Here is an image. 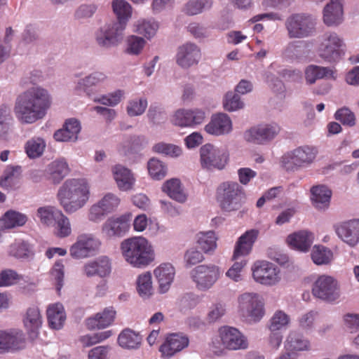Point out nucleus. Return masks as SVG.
<instances>
[{
	"label": "nucleus",
	"mask_w": 359,
	"mask_h": 359,
	"mask_svg": "<svg viewBox=\"0 0 359 359\" xmlns=\"http://www.w3.org/2000/svg\"><path fill=\"white\" fill-rule=\"evenodd\" d=\"M50 104L51 100L48 91L35 87L18 97L14 110L22 123H32L45 116Z\"/></svg>",
	"instance_id": "1"
},
{
	"label": "nucleus",
	"mask_w": 359,
	"mask_h": 359,
	"mask_svg": "<svg viewBox=\"0 0 359 359\" xmlns=\"http://www.w3.org/2000/svg\"><path fill=\"white\" fill-rule=\"evenodd\" d=\"M111 6L118 21L108 25L97 33L96 41L102 47L116 45L122 39L126 22L132 15V7L126 0H113Z\"/></svg>",
	"instance_id": "2"
},
{
	"label": "nucleus",
	"mask_w": 359,
	"mask_h": 359,
	"mask_svg": "<svg viewBox=\"0 0 359 359\" xmlns=\"http://www.w3.org/2000/svg\"><path fill=\"white\" fill-rule=\"evenodd\" d=\"M89 196V186L83 179L66 180L57 192L60 203L67 213H73L83 207Z\"/></svg>",
	"instance_id": "3"
},
{
	"label": "nucleus",
	"mask_w": 359,
	"mask_h": 359,
	"mask_svg": "<svg viewBox=\"0 0 359 359\" xmlns=\"http://www.w3.org/2000/svg\"><path fill=\"white\" fill-rule=\"evenodd\" d=\"M121 250L125 260L135 268L146 267L155 259L153 246L142 236L124 240L121 244Z\"/></svg>",
	"instance_id": "4"
},
{
	"label": "nucleus",
	"mask_w": 359,
	"mask_h": 359,
	"mask_svg": "<svg viewBox=\"0 0 359 359\" xmlns=\"http://www.w3.org/2000/svg\"><path fill=\"white\" fill-rule=\"evenodd\" d=\"M215 198L222 210L228 212L240 210L246 201L242 186L232 181L221 183L216 189Z\"/></svg>",
	"instance_id": "5"
},
{
	"label": "nucleus",
	"mask_w": 359,
	"mask_h": 359,
	"mask_svg": "<svg viewBox=\"0 0 359 359\" xmlns=\"http://www.w3.org/2000/svg\"><path fill=\"white\" fill-rule=\"evenodd\" d=\"M316 24V20L311 15L296 13L287 18L285 27L290 38L302 39L314 33Z\"/></svg>",
	"instance_id": "6"
},
{
	"label": "nucleus",
	"mask_w": 359,
	"mask_h": 359,
	"mask_svg": "<svg viewBox=\"0 0 359 359\" xmlns=\"http://www.w3.org/2000/svg\"><path fill=\"white\" fill-rule=\"evenodd\" d=\"M311 292L313 295L325 302H332L340 296L337 280L331 276H319L314 281Z\"/></svg>",
	"instance_id": "7"
},
{
	"label": "nucleus",
	"mask_w": 359,
	"mask_h": 359,
	"mask_svg": "<svg viewBox=\"0 0 359 359\" xmlns=\"http://www.w3.org/2000/svg\"><path fill=\"white\" fill-rule=\"evenodd\" d=\"M255 282L266 286L278 284L281 280L280 270L274 264L267 261H257L252 266Z\"/></svg>",
	"instance_id": "8"
},
{
	"label": "nucleus",
	"mask_w": 359,
	"mask_h": 359,
	"mask_svg": "<svg viewBox=\"0 0 359 359\" xmlns=\"http://www.w3.org/2000/svg\"><path fill=\"white\" fill-rule=\"evenodd\" d=\"M222 271L214 264H202L195 267L191 272L193 281L197 289L205 291L211 288L220 277Z\"/></svg>",
	"instance_id": "9"
},
{
	"label": "nucleus",
	"mask_w": 359,
	"mask_h": 359,
	"mask_svg": "<svg viewBox=\"0 0 359 359\" xmlns=\"http://www.w3.org/2000/svg\"><path fill=\"white\" fill-rule=\"evenodd\" d=\"M101 242L91 233H82L77 236L76 242L69 249L70 255L75 259H83L95 255Z\"/></svg>",
	"instance_id": "10"
},
{
	"label": "nucleus",
	"mask_w": 359,
	"mask_h": 359,
	"mask_svg": "<svg viewBox=\"0 0 359 359\" xmlns=\"http://www.w3.org/2000/svg\"><path fill=\"white\" fill-rule=\"evenodd\" d=\"M344 43L336 33H329L324 36V39L318 48L320 57L330 62L338 61L344 54Z\"/></svg>",
	"instance_id": "11"
},
{
	"label": "nucleus",
	"mask_w": 359,
	"mask_h": 359,
	"mask_svg": "<svg viewBox=\"0 0 359 359\" xmlns=\"http://www.w3.org/2000/svg\"><path fill=\"white\" fill-rule=\"evenodd\" d=\"M317 151L308 146L300 147L290 154L283 157V164L287 170H293L299 167L311 163L316 156Z\"/></svg>",
	"instance_id": "12"
},
{
	"label": "nucleus",
	"mask_w": 359,
	"mask_h": 359,
	"mask_svg": "<svg viewBox=\"0 0 359 359\" xmlns=\"http://www.w3.org/2000/svg\"><path fill=\"white\" fill-rule=\"evenodd\" d=\"M201 163L207 169H223L228 161V155L222 150L206 144L200 149Z\"/></svg>",
	"instance_id": "13"
},
{
	"label": "nucleus",
	"mask_w": 359,
	"mask_h": 359,
	"mask_svg": "<svg viewBox=\"0 0 359 359\" xmlns=\"http://www.w3.org/2000/svg\"><path fill=\"white\" fill-rule=\"evenodd\" d=\"M280 130V128L276 123L259 125L246 130L244 138L249 142L263 144L273 139Z\"/></svg>",
	"instance_id": "14"
},
{
	"label": "nucleus",
	"mask_w": 359,
	"mask_h": 359,
	"mask_svg": "<svg viewBox=\"0 0 359 359\" xmlns=\"http://www.w3.org/2000/svg\"><path fill=\"white\" fill-rule=\"evenodd\" d=\"M238 301L243 313L254 320H259L264 316V303L258 294L245 293L240 296Z\"/></svg>",
	"instance_id": "15"
},
{
	"label": "nucleus",
	"mask_w": 359,
	"mask_h": 359,
	"mask_svg": "<svg viewBox=\"0 0 359 359\" xmlns=\"http://www.w3.org/2000/svg\"><path fill=\"white\" fill-rule=\"evenodd\" d=\"M25 347V339L22 330H0V353L13 352Z\"/></svg>",
	"instance_id": "16"
},
{
	"label": "nucleus",
	"mask_w": 359,
	"mask_h": 359,
	"mask_svg": "<svg viewBox=\"0 0 359 359\" xmlns=\"http://www.w3.org/2000/svg\"><path fill=\"white\" fill-rule=\"evenodd\" d=\"M222 344L228 349L238 350L248 347L246 338L236 328L224 326L219 330Z\"/></svg>",
	"instance_id": "17"
},
{
	"label": "nucleus",
	"mask_w": 359,
	"mask_h": 359,
	"mask_svg": "<svg viewBox=\"0 0 359 359\" xmlns=\"http://www.w3.org/2000/svg\"><path fill=\"white\" fill-rule=\"evenodd\" d=\"M189 344V337L182 333H172L167 336L159 351L163 357L170 358Z\"/></svg>",
	"instance_id": "18"
},
{
	"label": "nucleus",
	"mask_w": 359,
	"mask_h": 359,
	"mask_svg": "<svg viewBox=\"0 0 359 359\" xmlns=\"http://www.w3.org/2000/svg\"><path fill=\"white\" fill-rule=\"evenodd\" d=\"M83 274L87 277L105 278L111 273V262L107 256H100L86 262L83 267Z\"/></svg>",
	"instance_id": "19"
},
{
	"label": "nucleus",
	"mask_w": 359,
	"mask_h": 359,
	"mask_svg": "<svg viewBox=\"0 0 359 359\" xmlns=\"http://www.w3.org/2000/svg\"><path fill=\"white\" fill-rule=\"evenodd\" d=\"M131 214L123 215L118 217H110L103 224L102 232L108 237L121 236L130 228Z\"/></svg>",
	"instance_id": "20"
},
{
	"label": "nucleus",
	"mask_w": 359,
	"mask_h": 359,
	"mask_svg": "<svg viewBox=\"0 0 359 359\" xmlns=\"http://www.w3.org/2000/svg\"><path fill=\"white\" fill-rule=\"evenodd\" d=\"M22 323L29 338L32 340L36 339L43 323L39 308L37 306L28 308L23 316Z\"/></svg>",
	"instance_id": "21"
},
{
	"label": "nucleus",
	"mask_w": 359,
	"mask_h": 359,
	"mask_svg": "<svg viewBox=\"0 0 359 359\" xmlns=\"http://www.w3.org/2000/svg\"><path fill=\"white\" fill-rule=\"evenodd\" d=\"M337 236L351 246L359 242V219H353L334 226Z\"/></svg>",
	"instance_id": "22"
},
{
	"label": "nucleus",
	"mask_w": 359,
	"mask_h": 359,
	"mask_svg": "<svg viewBox=\"0 0 359 359\" xmlns=\"http://www.w3.org/2000/svg\"><path fill=\"white\" fill-rule=\"evenodd\" d=\"M258 236L259 231L257 229H250L242 234L235 244L232 259L237 260L241 257L248 255Z\"/></svg>",
	"instance_id": "23"
},
{
	"label": "nucleus",
	"mask_w": 359,
	"mask_h": 359,
	"mask_svg": "<svg viewBox=\"0 0 359 359\" xmlns=\"http://www.w3.org/2000/svg\"><path fill=\"white\" fill-rule=\"evenodd\" d=\"M205 118V112L201 109H179L174 114L172 121L181 127H192L203 123Z\"/></svg>",
	"instance_id": "24"
},
{
	"label": "nucleus",
	"mask_w": 359,
	"mask_h": 359,
	"mask_svg": "<svg viewBox=\"0 0 359 359\" xmlns=\"http://www.w3.org/2000/svg\"><path fill=\"white\" fill-rule=\"evenodd\" d=\"M201 58V50L191 43L180 46L176 56L177 63L183 68H189L196 65Z\"/></svg>",
	"instance_id": "25"
},
{
	"label": "nucleus",
	"mask_w": 359,
	"mask_h": 359,
	"mask_svg": "<svg viewBox=\"0 0 359 359\" xmlns=\"http://www.w3.org/2000/svg\"><path fill=\"white\" fill-rule=\"evenodd\" d=\"M305 80L308 84H313L320 79H331L337 78V70L334 67H322L310 65L304 70Z\"/></svg>",
	"instance_id": "26"
},
{
	"label": "nucleus",
	"mask_w": 359,
	"mask_h": 359,
	"mask_svg": "<svg viewBox=\"0 0 359 359\" xmlns=\"http://www.w3.org/2000/svg\"><path fill=\"white\" fill-rule=\"evenodd\" d=\"M154 274L158 283L160 292H168L175 278L173 266L170 263H163L154 269Z\"/></svg>",
	"instance_id": "27"
},
{
	"label": "nucleus",
	"mask_w": 359,
	"mask_h": 359,
	"mask_svg": "<svg viewBox=\"0 0 359 359\" xmlns=\"http://www.w3.org/2000/svg\"><path fill=\"white\" fill-rule=\"evenodd\" d=\"M231 129L232 123L230 118L222 113L213 115L210 123L205 127L208 133L215 135L229 133Z\"/></svg>",
	"instance_id": "28"
},
{
	"label": "nucleus",
	"mask_w": 359,
	"mask_h": 359,
	"mask_svg": "<svg viewBox=\"0 0 359 359\" xmlns=\"http://www.w3.org/2000/svg\"><path fill=\"white\" fill-rule=\"evenodd\" d=\"M112 172L119 190L127 191L133 188L135 178L129 169L121 165H116L113 168Z\"/></svg>",
	"instance_id": "29"
},
{
	"label": "nucleus",
	"mask_w": 359,
	"mask_h": 359,
	"mask_svg": "<svg viewBox=\"0 0 359 359\" xmlns=\"http://www.w3.org/2000/svg\"><path fill=\"white\" fill-rule=\"evenodd\" d=\"M116 311L112 307L106 308L102 313H97L86 320L89 330L103 329L109 326L114 320Z\"/></svg>",
	"instance_id": "30"
},
{
	"label": "nucleus",
	"mask_w": 359,
	"mask_h": 359,
	"mask_svg": "<svg viewBox=\"0 0 359 359\" xmlns=\"http://www.w3.org/2000/svg\"><path fill=\"white\" fill-rule=\"evenodd\" d=\"M81 130L80 123L74 118L66 121L63 128L54 133V138L58 142L75 141Z\"/></svg>",
	"instance_id": "31"
},
{
	"label": "nucleus",
	"mask_w": 359,
	"mask_h": 359,
	"mask_svg": "<svg viewBox=\"0 0 359 359\" xmlns=\"http://www.w3.org/2000/svg\"><path fill=\"white\" fill-rule=\"evenodd\" d=\"M343 8L341 0H330L324 8L323 20L328 25H337L342 21Z\"/></svg>",
	"instance_id": "32"
},
{
	"label": "nucleus",
	"mask_w": 359,
	"mask_h": 359,
	"mask_svg": "<svg viewBox=\"0 0 359 359\" xmlns=\"http://www.w3.org/2000/svg\"><path fill=\"white\" fill-rule=\"evenodd\" d=\"M313 241V235L308 231H300L290 234L287 238V242L293 248L299 251L307 252Z\"/></svg>",
	"instance_id": "33"
},
{
	"label": "nucleus",
	"mask_w": 359,
	"mask_h": 359,
	"mask_svg": "<svg viewBox=\"0 0 359 359\" xmlns=\"http://www.w3.org/2000/svg\"><path fill=\"white\" fill-rule=\"evenodd\" d=\"M48 325L54 330L61 329L66 320V315L62 304L56 303L50 305L47 309Z\"/></svg>",
	"instance_id": "34"
},
{
	"label": "nucleus",
	"mask_w": 359,
	"mask_h": 359,
	"mask_svg": "<svg viewBox=\"0 0 359 359\" xmlns=\"http://www.w3.org/2000/svg\"><path fill=\"white\" fill-rule=\"evenodd\" d=\"M311 199L318 209L327 208L332 196V191L325 185L314 186L311 189Z\"/></svg>",
	"instance_id": "35"
},
{
	"label": "nucleus",
	"mask_w": 359,
	"mask_h": 359,
	"mask_svg": "<svg viewBox=\"0 0 359 359\" xmlns=\"http://www.w3.org/2000/svg\"><path fill=\"white\" fill-rule=\"evenodd\" d=\"M141 341V336L129 328L124 329L118 337L119 346L126 349H136L140 347Z\"/></svg>",
	"instance_id": "36"
},
{
	"label": "nucleus",
	"mask_w": 359,
	"mask_h": 359,
	"mask_svg": "<svg viewBox=\"0 0 359 359\" xmlns=\"http://www.w3.org/2000/svg\"><path fill=\"white\" fill-rule=\"evenodd\" d=\"M69 168L67 162L56 160L50 163L47 168L48 177L55 184H58L69 173Z\"/></svg>",
	"instance_id": "37"
},
{
	"label": "nucleus",
	"mask_w": 359,
	"mask_h": 359,
	"mask_svg": "<svg viewBox=\"0 0 359 359\" xmlns=\"http://www.w3.org/2000/svg\"><path fill=\"white\" fill-rule=\"evenodd\" d=\"M163 192L166 193L171 198L179 201H185L187 197L184 193L180 180L172 178L167 180L162 187Z\"/></svg>",
	"instance_id": "38"
},
{
	"label": "nucleus",
	"mask_w": 359,
	"mask_h": 359,
	"mask_svg": "<svg viewBox=\"0 0 359 359\" xmlns=\"http://www.w3.org/2000/svg\"><path fill=\"white\" fill-rule=\"evenodd\" d=\"M20 176V166H8L0 179V186L6 189L18 187Z\"/></svg>",
	"instance_id": "39"
},
{
	"label": "nucleus",
	"mask_w": 359,
	"mask_h": 359,
	"mask_svg": "<svg viewBox=\"0 0 359 359\" xmlns=\"http://www.w3.org/2000/svg\"><path fill=\"white\" fill-rule=\"evenodd\" d=\"M217 240L214 231L200 232L197 234L198 246L204 253H212L215 250Z\"/></svg>",
	"instance_id": "40"
},
{
	"label": "nucleus",
	"mask_w": 359,
	"mask_h": 359,
	"mask_svg": "<svg viewBox=\"0 0 359 359\" xmlns=\"http://www.w3.org/2000/svg\"><path fill=\"white\" fill-rule=\"evenodd\" d=\"M27 222V217L14 210L7 211L0 220L1 226L4 229H11L24 225Z\"/></svg>",
	"instance_id": "41"
},
{
	"label": "nucleus",
	"mask_w": 359,
	"mask_h": 359,
	"mask_svg": "<svg viewBox=\"0 0 359 359\" xmlns=\"http://www.w3.org/2000/svg\"><path fill=\"white\" fill-rule=\"evenodd\" d=\"M62 211L53 206L41 207L37 210V217L46 226L55 225L56 219L61 217Z\"/></svg>",
	"instance_id": "42"
},
{
	"label": "nucleus",
	"mask_w": 359,
	"mask_h": 359,
	"mask_svg": "<svg viewBox=\"0 0 359 359\" xmlns=\"http://www.w3.org/2000/svg\"><path fill=\"white\" fill-rule=\"evenodd\" d=\"M311 255L313 262L317 265L327 264L333 259L332 252L323 245H315Z\"/></svg>",
	"instance_id": "43"
},
{
	"label": "nucleus",
	"mask_w": 359,
	"mask_h": 359,
	"mask_svg": "<svg viewBox=\"0 0 359 359\" xmlns=\"http://www.w3.org/2000/svg\"><path fill=\"white\" fill-rule=\"evenodd\" d=\"M147 169L149 175L154 180H161L167 174L166 165L162 161L155 158H152L148 161Z\"/></svg>",
	"instance_id": "44"
},
{
	"label": "nucleus",
	"mask_w": 359,
	"mask_h": 359,
	"mask_svg": "<svg viewBox=\"0 0 359 359\" xmlns=\"http://www.w3.org/2000/svg\"><path fill=\"white\" fill-rule=\"evenodd\" d=\"M46 143L42 138L34 137L26 143L25 151L29 158L39 157L43 152Z\"/></svg>",
	"instance_id": "45"
},
{
	"label": "nucleus",
	"mask_w": 359,
	"mask_h": 359,
	"mask_svg": "<svg viewBox=\"0 0 359 359\" xmlns=\"http://www.w3.org/2000/svg\"><path fill=\"white\" fill-rule=\"evenodd\" d=\"M287 346L291 351H307L310 348V343L301 334L292 332L287 339Z\"/></svg>",
	"instance_id": "46"
},
{
	"label": "nucleus",
	"mask_w": 359,
	"mask_h": 359,
	"mask_svg": "<svg viewBox=\"0 0 359 359\" xmlns=\"http://www.w3.org/2000/svg\"><path fill=\"white\" fill-rule=\"evenodd\" d=\"M137 290L142 297H148L151 294L152 282L149 272L140 274L137 280Z\"/></svg>",
	"instance_id": "47"
},
{
	"label": "nucleus",
	"mask_w": 359,
	"mask_h": 359,
	"mask_svg": "<svg viewBox=\"0 0 359 359\" xmlns=\"http://www.w3.org/2000/svg\"><path fill=\"white\" fill-rule=\"evenodd\" d=\"M158 28V24L151 20H139L136 25L135 32L147 39L153 37Z\"/></svg>",
	"instance_id": "48"
},
{
	"label": "nucleus",
	"mask_w": 359,
	"mask_h": 359,
	"mask_svg": "<svg viewBox=\"0 0 359 359\" xmlns=\"http://www.w3.org/2000/svg\"><path fill=\"white\" fill-rule=\"evenodd\" d=\"M111 335V331H104L90 334L83 335L80 337V341L84 347H89L96 344H98L107 339Z\"/></svg>",
	"instance_id": "49"
},
{
	"label": "nucleus",
	"mask_w": 359,
	"mask_h": 359,
	"mask_svg": "<svg viewBox=\"0 0 359 359\" xmlns=\"http://www.w3.org/2000/svg\"><path fill=\"white\" fill-rule=\"evenodd\" d=\"M240 96L233 92H228L224 96L223 106L225 110L233 111L243 107Z\"/></svg>",
	"instance_id": "50"
},
{
	"label": "nucleus",
	"mask_w": 359,
	"mask_h": 359,
	"mask_svg": "<svg viewBox=\"0 0 359 359\" xmlns=\"http://www.w3.org/2000/svg\"><path fill=\"white\" fill-rule=\"evenodd\" d=\"M54 226H55L56 235L58 237H67L72 233L69 220L62 212L61 217L56 219Z\"/></svg>",
	"instance_id": "51"
},
{
	"label": "nucleus",
	"mask_w": 359,
	"mask_h": 359,
	"mask_svg": "<svg viewBox=\"0 0 359 359\" xmlns=\"http://www.w3.org/2000/svg\"><path fill=\"white\" fill-rule=\"evenodd\" d=\"M210 6V0H190L184 8V11L189 15H197L206 7Z\"/></svg>",
	"instance_id": "52"
},
{
	"label": "nucleus",
	"mask_w": 359,
	"mask_h": 359,
	"mask_svg": "<svg viewBox=\"0 0 359 359\" xmlns=\"http://www.w3.org/2000/svg\"><path fill=\"white\" fill-rule=\"evenodd\" d=\"M147 107V100L144 98L133 100L129 102L127 107V112L130 116L142 114Z\"/></svg>",
	"instance_id": "53"
},
{
	"label": "nucleus",
	"mask_w": 359,
	"mask_h": 359,
	"mask_svg": "<svg viewBox=\"0 0 359 359\" xmlns=\"http://www.w3.org/2000/svg\"><path fill=\"white\" fill-rule=\"evenodd\" d=\"M107 212L110 213L114 211L120 204V198L114 194L108 193L98 201Z\"/></svg>",
	"instance_id": "54"
},
{
	"label": "nucleus",
	"mask_w": 359,
	"mask_h": 359,
	"mask_svg": "<svg viewBox=\"0 0 359 359\" xmlns=\"http://www.w3.org/2000/svg\"><path fill=\"white\" fill-rule=\"evenodd\" d=\"M105 79L106 76L104 74L101 72H94L80 81L79 85L80 88H83L84 90H87V88L95 86L103 82Z\"/></svg>",
	"instance_id": "55"
},
{
	"label": "nucleus",
	"mask_w": 359,
	"mask_h": 359,
	"mask_svg": "<svg viewBox=\"0 0 359 359\" xmlns=\"http://www.w3.org/2000/svg\"><path fill=\"white\" fill-rule=\"evenodd\" d=\"M289 316L281 311H276L271 320L270 330L271 332L278 331L288 324Z\"/></svg>",
	"instance_id": "56"
},
{
	"label": "nucleus",
	"mask_w": 359,
	"mask_h": 359,
	"mask_svg": "<svg viewBox=\"0 0 359 359\" xmlns=\"http://www.w3.org/2000/svg\"><path fill=\"white\" fill-rule=\"evenodd\" d=\"M127 43L128 48L126 51L128 53L133 55L140 54L145 45L144 39L137 36H129Z\"/></svg>",
	"instance_id": "57"
},
{
	"label": "nucleus",
	"mask_w": 359,
	"mask_h": 359,
	"mask_svg": "<svg viewBox=\"0 0 359 359\" xmlns=\"http://www.w3.org/2000/svg\"><path fill=\"white\" fill-rule=\"evenodd\" d=\"M22 277L15 271L4 270L0 273V287L12 285L19 281Z\"/></svg>",
	"instance_id": "58"
},
{
	"label": "nucleus",
	"mask_w": 359,
	"mask_h": 359,
	"mask_svg": "<svg viewBox=\"0 0 359 359\" xmlns=\"http://www.w3.org/2000/svg\"><path fill=\"white\" fill-rule=\"evenodd\" d=\"M9 253L16 258H25L29 256L30 250L27 243L16 242L10 246Z\"/></svg>",
	"instance_id": "59"
},
{
	"label": "nucleus",
	"mask_w": 359,
	"mask_h": 359,
	"mask_svg": "<svg viewBox=\"0 0 359 359\" xmlns=\"http://www.w3.org/2000/svg\"><path fill=\"white\" fill-rule=\"evenodd\" d=\"M155 152L169 155L170 156H178L182 153L181 149L175 145L165 143H158L153 147Z\"/></svg>",
	"instance_id": "60"
},
{
	"label": "nucleus",
	"mask_w": 359,
	"mask_h": 359,
	"mask_svg": "<svg viewBox=\"0 0 359 359\" xmlns=\"http://www.w3.org/2000/svg\"><path fill=\"white\" fill-rule=\"evenodd\" d=\"M65 266L61 262H56L51 269L50 273L56 282V289L60 291L63 286Z\"/></svg>",
	"instance_id": "61"
},
{
	"label": "nucleus",
	"mask_w": 359,
	"mask_h": 359,
	"mask_svg": "<svg viewBox=\"0 0 359 359\" xmlns=\"http://www.w3.org/2000/svg\"><path fill=\"white\" fill-rule=\"evenodd\" d=\"M247 264L244 259L239 262H235L232 266L226 271V276L236 282L241 280V271Z\"/></svg>",
	"instance_id": "62"
},
{
	"label": "nucleus",
	"mask_w": 359,
	"mask_h": 359,
	"mask_svg": "<svg viewBox=\"0 0 359 359\" xmlns=\"http://www.w3.org/2000/svg\"><path fill=\"white\" fill-rule=\"evenodd\" d=\"M335 118L344 125L352 126L355 124V115L347 108H342L335 113Z\"/></svg>",
	"instance_id": "63"
},
{
	"label": "nucleus",
	"mask_w": 359,
	"mask_h": 359,
	"mask_svg": "<svg viewBox=\"0 0 359 359\" xmlns=\"http://www.w3.org/2000/svg\"><path fill=\"white\" fill-rule=\"evenodd\" d=\"M110 348L108 346H98L88 352V359H107Z\"/></svg>",
	"instance_id": "64"
}]
</instances>
